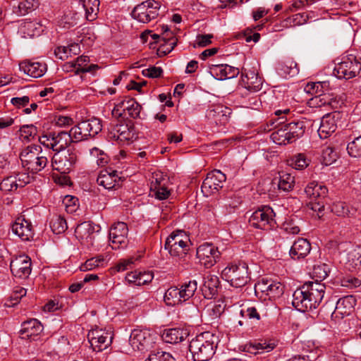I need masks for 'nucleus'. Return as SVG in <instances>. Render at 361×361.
<instances>
[{
	"label": "nucleus",
	"mask_w": 361,
	"mask_h": 361,
	"mask_svg": "<svg viewBox=\"0 0 361 361\" xmlns=\"http://www.w3.org/2000/svg\"><path fill=\"white\" fill-rule=\"evenodd\" d=\"M87 126V135L89 137H94L102 130V125L100 121L97 118H93L91 120L84 121Z\"/></svg>",
	"instance_id": "603ef678"
},
{
	"label": "nucleus",
	"mask_w": 361,
	"mask_h": 361,
	"mask_svg": "<svg viewBox=\"0 0 361 361\" xmlns=\"http://www.w3.org/2000/svg\"><path fill=\"white\" fill-rule=\"evenodd\" d=\"M322 157L323 164L329 166L337 160L338 153L334 147L328 146L322 150Z\"/></svg>",
	"instance_id": "49530a36"
},
{
	"label": "nucleus",
	"mask_w": 361,
	"mask_h": 361,
	"mask_svg": "<svg viewBox=\"0 0 361 361\" xmlns=\"http://www.w3.org/2000/svg\"><path fill=\"white\" fill-rule=\"evenodd\" d=\"M188 336L186 330L174 328L166 329L161 335L162 340L169 343L176 344L184 341Z\"/></svg>",
	"instance_id": "cd10ccee"
},
{
	"label": "nucleus",
	"mask_w": 361,
	"mask_h": 361,
	"mask_svg": "<svg viewBox=\"0 0 361 361\" xmlns=\"http://www.w3.org/2000/svg\"><path fill=\"white\" fill-rule=\"evenodd\" d=\"M126 132L123 133V135L120 136L119 142L121 144H129L133 140L137 138V135L135 133V128L133 125L128 126V130L126 129Z\"/></svg>",
	"instance_id": "4d7b16f0"
},
{
	"label": "nucleus",
	"mask_w": 361,
	"mask_h": 361,
	"mask_svg": "<svg viewBox=\"0 0 361 361\" xmlns=\"http://www.w3.org/2000/svg\"><path fill=\"white\" fill-rule=\"evenodd\" d=\"M331 211L338 216H347L350 214L349 207L343 202H337L333 204Z\"/></svg>",
	"instance_id": "13d9d810"
},
{
	"label": "nucleus",
	"mask_w": 361,
	"mask_h": 361,
	"mask_svg": "<svg viewBox=\"0 0 361 361\" xmlns=\"http://www.w3.org/2000/svg\"><path fill=\"white\" fill-rule=\"evenodd\" d=\"M240 314L250 319L259 321L261 319V316L264 317L267 315V312L264 310V305L258 302L249 307L242 308Z\"/></svg>",
	"instance_id": "7c9ffc66"
},
{
	"label": "nucleus",
	"mask_w": 361,
	"mask_h": 361,
	"mask_svg": "<svg viewBox=\"0 0 361 361\" xmlns=\"http://www.w3.org/2000/svg\"><path fill=\"white\" fill-rule=\"evenodd\" d=\"M348 154L355 158L361 157V135L349 142L346 147Z\"/></svg>",
	"instance_id": "a18cd8bd"
},
{
	"label": "nucleus",
	"mask_w": 361,
	"mask_h": 361,
	"mask_svg": "<svg viewBox=\"0 0 361 361\" xmlns=\"http://www.w3.org/2000/svg\"><path fill=\"white\" fill-rule=\"evenodd\" d=\"M213 35L211 34L207 35H198L196 37L195 42L194 43V48L204 47L212 43Z\"/></svg>",
	"instance_id": "e2e57ef3"
},
{
	"label": "nucleus",
	"mask_w": 361,
	"mask_h": 361,
	"mask_svg": "<svg viewBox=\"0 0 361 361\" xmlns=\"http://www.w3.org/2000/svg\"><path fill=\"white\" fill-rule=\"evenodd\" d=\"M197 289V283L195 280L189 281L180 286V290L183 301L191 298Z\"/></svg>",
	"instance_id": "a19ab883"
},
{
	"label": "nucleus",
	"mask_w": 361,
	"mask_h": 361,
	"mask_svg": "<svg viewBox=\"0 0 361 361\" xmlns=\"http://www.w3.org/2000/svg\"><path fill=\"white\" fill-rule=\"evenodd\" d=\"M356 299L353 295H346L340 298L336 305L334 314L341 317L350 314L356 305Z\"/></svg>",
	"instance_id": "5701e85b"
},
{
	"label": "nucleus",
	"mask_w": 361,
	"mask_h": 361,
	"mask_svg": "<svg viewBox=\"0 0 361 361\" xmlns=\"http://www.w3.org/2000/svg\"><path fill=\"white\" fill-rule=\"evenodd\" d=\"M94 227L89 222H83L79 224L75 230V233L77 238L80 239L91 238V235L93 233Z\"/></svg>",
	"instance_id": "79ce46f5"
},
{
	"label": "nucleus",
	"mask_w": 361,
	"mask_h": 361,
	"mask_svg": "<svg viewBox=\"0 0 361 361\" xmlns=\"http://www.w3.org/2000/svg\"><path fill=\"white\" fill-rule=\"evenodd\" d=\"M271 138L274 142L277 145H286V134L284 131V128H281L276 131L274 132L271 135Z\"/></svg>",
	"instance_id": "338daca9"
},
{
	"label": "nucleus",
	"mask_w": 361,
	"mask_h": 361,
	"mask_svg": "<svg viewBox=\"0 0 361 361\" xmlns=\"http://www.w3.org/2000/svg\"><path fill=\"white\" fill-rule=\"evenodd\" d=\"M20 136L25 139L30 140V137H34L36 134L37 129L33 125L23 126L20 130Z\"/></svg>",
	"instance_id": "0e129e2a"
},
{
	"label": "nucleus",
	"mask_w": 361,
	"mask_h": 361,
	"mask_svg": "<svg viewBox=\"0 0 361 361\" xmlns=\"http://www.w3.org/2000/svg\"><path fill=\"white\" fill-rule=\"evenodd\" d=\"M226 180V175L219 170H214L207 173L204 180L201 190L205 196H209L217 192Z\"/></svg>",
	"instance_id": "9b49d317"
},
{
	"label": "nucleus",
	"mask_w": 361,
	"mask_h": 361,
	"mask_svg": "<svg viewBox=\"0 0 361 361\" xmlns=\"http://www.w3.org/2000/svg\"><path fill=\"white\" fill-rule=\"evenodd\" d=\"M87 129V126H86V123L82 121L70 130L69 132L74 142H80L89 137Z\"/></svg>",
	"instance_id": "f704fd0d"
},
{
	"label": "nucleus",
	"mask_w": 361,
	"mask_h": 361,
	"mask_svg": "<svg viewBox=\"0 0 361 361\" xmlns=\"http://www.w3.org/2000/svg\"><path fill=\"white\" fill-rule=\"evenodd\" d=\"M339 64L341 68H353L355 66L361 68V57L349 54L344 57Z\"/></svg>",
	"instance_id": "3c124183"
},
{
	"label": "nucleus",
	"mask_w": 361,
	"mask_h": 361,
	"mask_svg": "<svg viewBox=\"0 0 361 361\" xmlns=\"http://www.w3.org/2000/svg\"><path fill=\"white\" fill-rule=\"evenodd\" d=\"M295 184V178L291 174L281 172L279 173V180L278 188L284 192H289L293 190Z\"/></svg>",
	"instance_id": "e433bc0d"
},
{
	"label": "nucleus",
	"mask_w": 361,
	"mask_h": 361,
	"mask_svg": "<svg viewBox=\"0 0 361 361\" xmlns=\"http://www.w3.org/2000/svg\"><path fill=\"white\" fill-rule=\"evenodd\" d=\"M311 104L317 107L329 106L332 109H337L340 105L336 97L329 94H319L311 99Z\"/></svg>",
	"instance_id": "2f4dec72"
},
{
	"label": "nucleus",
	"mask_w": 361,
	"mask_h": 361,
	"mask_svg": "<svg viewBox=\"0 0 361 361\" xmlns=\"http://www.w3.org/2000/svg\"><path fill=\"white\" fill-rule=\"evenodd\" d=\"M78 159L77 154L71 149L63 152H56L51 159V167L62 174L69 173Z\"/></svg>",
	"instance_id": "9d476101"
},
{
	"label": "nucleus",
	"mask_w": 361,
	"mask_h": 361,
	"mask_svg": "<svg viewBox=\"0 0 361 361\" xmlns=\"http://www.w3.org/2000/svg\"><path fill=\"white\" fill-rule=\"evenodd\" d=\"M160 3L154 0H147L137 5L131 12V16L140 23H147L159 16Z\"/></svg>",
	"instance_id": "1a4fd4ad"
},
{
	"label": "nucleus",
	"mask_w": 361,
	"mask_h": 361,
	"mask_svg": "<svg viewBox=\"0 0 361 361\" xmlns=\"http://www.w3.org/2000/svg\"><path fill=\"white\" fill-rule=\"evenodd\" d=\"M36 7L35 0H25L20 1L17 6H13V11L18 16H24Z\"/></svg>",
	"instance_id": "37998d69"
},
{
	"label": "nucleus",
	"mask_w": 361,
	"mask_h": 361,
	"mask_svg": "<svg viewBox=\"0 0 361 361\" xmlns=\"http://www.w3.org/2000/svg\"><path fill=\"white\" fill-rule=\"evenodd\" d=\"M12 231L23 241L30 240L34 235L32 224L23 216L16 219L12 226Z\"/></svg>",
	"instance_id": "aec40b11"
},
{
	"label": "nucleus",
	"mask_w": 361,
	"mask_h": 361,
	"mask_svg": "<svg viewBox=\"0 0 361 361\" xmlns=\"http://www.w3.org/2000/svg\"><path fill=\"white\" fill-rule=\"evenodd\" d=\"M105 263V257L103 255H97L87 259L85 263L80 265V269L82 271H87L102 267Z\"/></svg>",
	"instance_id": "4c0bfd02"
},
{
	"label": "nucleus",
	"mask_w": 361,
	"mask_h": 361,
	"mask_svg": "<svg viewBox=\"0 0 361 361\" xmlns=\"http://www.w3.org/2000/svg\"><path fill=\"white\" fill-rule=\"evenodd\" d=\"M22 165L32 173L42 171L47 165L49 161L45 154L38 145H32L24 149L20 155Z\"/></svg>",
	"instance_id": "7ed1b4c3"
},
{
	"label": "nucleus",
	"mask_w": 361,
	"mask_h": 361,
	"mask_svg": "<svg viewBox=\"0 0 361 361\" xmlns=\"http://www.w3.org/2000/svg\"><path fill=\"white\" fill-rule=\"evenodd\" d=\"M275 213L269 206H263L255 211L249 219L251 226L265 231L271 230L275 227Z\"/></svg>",
	"instance_id": "423d86ee"
},
{
	"label": "nucleus",
	"mask_w": 361,
	"mask_h": 361,
	"mask_svg": "<svg viewBox=\"0 0 361 361\" xmlns=\"http://www.w3.org/2000/svg\"><path fill=\"white\" fill-rule=\"evenodd\" d=\"M174 359L169 353L159 350L149 354L145 361H173Z\"/></svg>",
	"instance_id": "bf43d9fd"
},
{
	"label": "nucleus",
	"mask_w": 361,
	"mask_h": 361,
	"mask_svg": "<svg viewBox=\"0 0 361 361\" xmlns=\"http://www.w3.org/2000/svg\"><path fill=\"white\" fill-rule=\"evenodd\" d=\"M285 126L290 131L292 137H295V140H298L304 135L305 126L303 121H293Z\"/></svg>",
	"instance_id": "c03bdc74"
},
{
	"label": "nucleus",
	"mask_w": 361,
	"mask_h": 361,
	"mask_svg": "<svg viewBox=\"0 0 361 361\" xmlns=\"http://www.w3.org/2000/svg\"><path fill=\"white\" fill-rule=\"evenodd\" d=\"M219 283V277L216 275L209 274L204 277V283L202 287V291L204 298H213L217 293Z\"/></svg>",
	"instance_id": "c85d7f7f"
},
{
	"label": "nucleus",
	"mask_w": 361,
	"mask_h": 361,
	"mask_svg": "<svg viewBox=\"0 0 361 361\" xmlns=\"http://www.w3.org/2000/svg\"><path fill=\"white\" fill-rule=\"evenodd\" d=\"M50 228L55 234L63 233L68 228L66 220L61 215H54L51 219Z\"/></svg>",
	"instance_id": "ea45409f"
},
{
	"label": "nucleus",
	"mask_w": 361,
	"mask_h": 361,
	"mask_svg": "<svg viewBox=\"0 0 361 361\" xmlns=\"http://www.w3.org/2000/svg\"><path fill=\"white\" fill-rule=\"evenodd\" d=\"M345 264L350 271L361 269V247H352L345 255Z\"/></svg>",
	"instance_id": "a878e982"
},
{
	"label": "nucleus",
	"mask_w": 361,
	"mask_h": 361,
	"mask_svg": "<svg viewBox=\"0 0 361 361\" xmlns=\"http://www.w3.org/2000/svg\"><path fill=\"white\" fill-rule=\"evenodd\" d=\"M241 81L245 88L258 91L262 85V78L256 69H241Z\"/></svg>",
	"instance_id": "412c9836"
},
{
	"label": "nucleus",
	"mask_w": 361,
	"mask_h": 361,
	"mask_svg": "<svg viewBox=\"0 0 361 361\" xmlns=\"http://www.w3.org/2000/svg\"><path fill=\"white\" fill-rule=\"evenodd\" d=\"M305 192L310 200L312 210L319 213L324 211V200L328 194V189L325 185L314 181L311 182L306 186Z\"/></svg>",
	"instance_id": "6e6552de"
},
{
	"label": "nucleus",
	"mask_w": 361,
	"mask_h": 361,
	"mask_svg": "<svg viewBox=\"0 0 361 361\" xmlns=\"http://www.w3.org/2000/svg\"><path fill=\"white\" fill-rule=\"evenodd\" d=\"M311 245L308 240L299 238L295 240L290 250V256L293 259L305 258L310 252Z\"/></svg>",
	"instance_id": "b1692460"
},
{
	"label": "nucleus",
	"mask_w": 361,
	"mask_h": 361,
	"mask_svg": "<svg viewBox=\"0 0 361 361\" xmlns=\"http://www.w3.org/2000/svg\"><path fill=\"white\" fill-rule=\"evenodd\" d=\"M330 271V266L327 264L323 263L314 265L312 273L314 276L317 278L316 281H317V280L322 281L325 279L329 276Z\"/></svg>",
	"instance_id": "de8ad7c7"
},
{
	"label": "nucleus",
	"mask_w": 361,
	"mask_h": 361,
	"mask_svg": "<svg viewBox=\"0 0 361 361\" xmlns=\"http://www.w3.org/2000/svg\"><path fill=\"white\" fill-rule=\"evenodd\" d=\"M217 338L209 331L197 335L189 345L194 361H209L215 354Z\"/></svg>",
	"instance_id": "f03ea898"
},
{
	"label": "nucleus",
	"mask_w": 361,
	"mask_h": 361,
	"mask_svg": "<svg viewBox=\"0 0 361 361\" xmlns=\"http://www.w3.org/2000/svg\"><path fill=\"white\" fill-rule=\"evenodd\" d=\"M232 114L231 108L221 104H213L207 110L206 116L216 125H225Z\"/></svg>",
	"instance_id": "dca6fc26"
},
{
	"label": "nucleus",
	"mask_w": 361,
	"mask_h": 361,
	"mask_svg": "<svg viewBox=\"0 0 361 361\" xmlns=\"http://www.w3.org/2000/svg\"><path fill=\"white\" fill-rule=\"evenodd\" d=\"M267 282V286L269 287H267L266 296L269 297V299H274L283 295L284 287L280 282L274 281L271 279H269Z\"/></svg>",
	"instance_id": "58836bf2"
},
{
	"label": "nucleus",
	"mask_w": 361,
	"mask_h": 361,
	"mask_svg": "<svg viewBox=\"0 0 361 361\" xmlns=\"http://www.w3.org/2000/svg\"><path fill=\"white\" fill-rule=\"evenodd\" d=\"M128 228L124 222L114 224L109 231V238L112 249H118L120 246L126 245Z\"/></svg>",
	"instance_id": "a211bd4d"
},
{
	"label": "nucleus",
	"mask_w": 361,
	"mask_h": 361,
	"mask_svg": "<svg viewBox=\"0 0 361 361\" xmlns=\"http://www.w3.org/2000/svg\"><path fill=\"white\" fill-rule=\"evenodd\" d=\"M39 142L47 148L59 152L64 150L71 142H74L70 132H50L39 138Z\"/></svg>",
	"instance_id": "0eeeda50"
},
{
	"label": "nucleus",
	"mask_w": 361,
	"mask_h": 361,
	"mask_svg": "<svg viewBox=\"0 0 361 361\" xmlns=\"http://www.w3.org/2000/svg\"><path fill=\"white\" fill-rule=\"evenodd\" d=\"M337 124L334 115L326 114L321 121L318 135L322 139H326L336 131Z\"/></svg>",
	"instance_id": "393cba45"
},
{
	"label": "nucleus",
	"mask_w": 361,
	"mask_h": 361,
	"mask_svg": "<svg viewBox=\"0 0 361 361\" xmlns=\"http://www.w3.org/2000/svg\"><path fill=\"white\" fill-rule=\"evenodd\" d=\"M153 343L152 335L146 329H134L129 338L132 351L147 350Z\"/></svg>",
	"instance_id": "f8f14e48"
},
{
	"label": "nucleus",
	"mask_w": 361,
	"mask_h": 361,
	"mask_svg": "<svg viewBox=\"0 0 361 361\" xmlns=\"http://www.w3.org/2000/svg\"><path fill=\"white\" fill-rule=\"evenodd\" d=\"M23 28L27 31V35L30 36H34L35 35H39L42 31V25L35 21H26L23 25Z\"/></svg>",
	"instance_id": "052dcab7"
},
{
	"label": "nucleus",
	"mask_w": 361,
	"mask_h": 361,
	"mask_svg": "<svg viewBox=\"0 0 361 361\" xmlns=\"http://www.w3.org/2000/svg\"><path fill=\"white\" fill-rule=\"evenodd\" d=\"M209 73L215 79L224 80L235 78L240 69H210Z\"/></svg>",
	"instance_id": "c9c22d12"
},
{
	"label": "nucleus",
	"mask_w": 361,
	"mask_h": 361,
	"mask_svg": "<svg viewBox=\"0 0 361 361\" xmlns=\"http://www.w3.org/2000/svg\"><path fill=\"white\" fill-rule=\"evenodd\" d=\"M42 324L36 319L24 322L21 325L20 334L23 339H35L42 331Z\"/></svg>",
	"instance_id": "4be33fe9"
},
{
	"label": "nucleus",
	"mask_w": 361,
	"mask_h": 361,
	"mask_svg": "<svg viewBox=\"0 0 361 361\" xmlns=\"http://www.w3.org/2000/svg\"><path fill=\"white\" fill-rule=\"evenodd\" d=\"M128 124L123 123L112 126L109 129V137L119 142L120 136L123 135V132H126V129L128 130Z\"/></svg>",
	"instance_id": "864d4df0"
},
{
	"label": "nucleus",
	"mask_w": 361,
	"mask_h": 361,
	"mask_svg": "<svg viewBox=\"0 0 361 361\" xmlns=\"http://www.w3.org/2000/svg\"><path fill=\"white\" fill-rule=\"evenodd\" d=\"M121 181V178L118 176V172L114 170L102 171L97 178V184L109 190L120 187Z\"/></svg>",
	"instance_id": "6ab92c4d"
},
{
	"label": "nucleus",
	"mask_w": 361,
	"mask_h": 361,
	"mask_svg": "<svg viewBox=\"0 0 361 361\" xmlns=\"http://www.w3.org/2000/svg\"><path fill=\"white\" fill-rule=\"evenodd\" d=\"M164 301L168 305H176L183 301L180 288L171 287L165 293Z\"/></svg>",
	"instance_id": "72a5a7b5"
},
{
	"label": "nucleus",
	"mask_w": 361,
	"mask_h": 361,
	"mask_svg": "<svg viewBox=\"0 0 361 361\" xmlns=\"http://www.w3.org/2000/svg\"><path fill=\"white\" fill-rule=\"evenodd\" d=\"M279 343V340L275 338H264L246 343L243 350L255 355L269 353L274 350Z\"/></svg>",
	"instance_id": "4468645a"
},
{
	"label": "nucleus",
	"mask_w": 361,
	"mask_h": 361,
	"mask_svg": "<svg viewBox=\"0 0 361 361\" xmlns=\"http://www.w3.org/2000/svg\"><path fill=\"white\" fill-rule=\"evenodd\" d=\"M221 277L233 287H243L250 279L248 266L243 262L231 263L221 271Z\"/></svg>",
	"instance_id": "20e7f679"
},
{
	"label": "nucleus",
	"mask_w": 361,
	"mask_h": 361,
	"mask_svg": "<svg viewBox=\"0 0 361 361\" xmlns=\"http://www.w3.org/2000/svg\"><path fill=\"white\" fill-rule=\"evenodd\" d=\"M90 59L86 56H81L69 61V68H99L97 64H89Z\"/></svg>",
	"instance_id": "09e8293b"
},
{
	"label": "nucleus",
	"mask_w": 361,
	"mask_h": 361,
	"mask_svg": "<svg viewBox=\"0 0 361 361\" xmlns=\"http://www.w3.org/2000/svg\"><path fill=\"white\" fill-rule=\"evenodd\" d=\"M168 180L162 178H156L154 181L151 183V190L154 192V195L159 200H166L170 195V190L166 185Z\"/></svg>",
	"instance_id": "c756f323"
},
{
	"label": "nucleus",
	"mask_w": 361,
	"mask_h": 361,
	"mask_svg": "<svg viewBox=\"0 0 361 361\" xmlns=\"http://www.w3.org/2000/svg\"><path fill=\"white\" fill-rule=\"evenodd\" d=\"M87 338L94 351L106 349L112 342V335L103 329H95L89 331Z\"/></svg>",
	"instance_id": "ddd939ff"
},
{
	"label": "nucleus",
	"mask_w": 361,
	"mask_h": 361,
	"mask_svg": "<svg viewBox=\"0 0 361 361\" xmlns=\"http://www.w3.org/2000/svg\"><path fill=\"white\" fill-rule=\"evenodd\" d=\"M325 286L317 281H309L296 289L293 294V306L305 312L319 307L324 293Z\"/></svg>",
	"instance_id": "f257e3e1"
},
{
	"label": "nucleus",
	"mask_w": 361,
	"mask_h": 361,
	"mask_svg": "<svg viewBox=\"0 0 361 361\" xmlns=\"http://www.w3.org/2000/svg\"><path fill=\"white\" fill-rule=\"evenodd\" d=\"M17 176H11L0 183V190L4 192H12L17 190Z\"/></svg>",
	"instance_id": "8fccbe9b"
},
{
	"label": "nucleus",
	"mask_w": 361,
	"mask_h": 361,
	"mask_svg": "<svg viewBox=\"0 0 361 361\" xmlns=\"http://www.w3.org/2000/svg\"><path fill=\"white\" fill-rule=\"evenodd\" d=\"M128 124L123 123L112 126L109 129V137L119 142L120 136L123 135V132H126V129L128 130Z\"/></svg>",
	"instance_id": "5fc2aeb1"
},
{
	"label": "nucleus",
	"mask_w": 361,
	"mask_h": 361,
	"mask_svg": "<svg viewBox=\"0 0 361 361\" xmlns=\"http://www.w3.org/2000/svg\"><path fill=\"white\" fill-rule=\"evenodd\" d=\"M10 268L15 277L27 278L31 273V259L27 255H20L11 262Z\"/></svg>",
	"instance_id": "f3484780"
},
{
	"label": "nucleus",
	"mask_w": 361,
	"mask_h": 361,
	"mask_svg": "<svg viewBox=\"0 0 361 361\" xmlns=\"http://www.w3.org/2000/svg\"><path fill=\"white\" fill-rule=\"evenodd\" d=\"M189 236L183 231L172 232L166 238L164 248L172 257H183L190 249Z\"/></svg>",
	"instance_id": "39448f33"
},
{
	"label": "nucleus",
	"mask_w": 361,
	"mask_h": 361,
	"mask_svg": "<svg viewBox=\"0 0 361 361\" xmlns=\"http://www.w3.org/2000/svg\"><path fill=\"white\" fill-rule=\"evenodd\" d=\"M283 228L287 233L295 235L299 233L300 229L293 220L286 221L283 224Z\"/></svg>",
	"instance_id": "774afa93"
},
{
	"label": "nucleus",
	"mask_w": 361,
	"mask_h": 361,
	"mask_svg": "<svg viewBox=\"0 0 361 361\" xmlns=\"http://www.w3.org/2000/svg\"><path fill=\"white\" fill-rule=\"evenodd\" d=\"M18 66H19V68H30V67H32L35 66H37L39 68V67L47 68L48 64L45 62L44 59H43L42 58H39L36 60L26 59V60L22 61L18 63Z\"/></svg>",
	"instance_id": "680f3d73"
},
{
	"label": "nucleus",
	"mask_w": 361,
	"mask_h": 361,
	"mask_svg": "<svg viewBox=\"0 0 361 361\" xmlns=\"http://www.w3.org/2000/svg\"><path fill=\"white\" fill-rule=\"evenodd\" d=\"M119 108H123L124 111H126L128 116L132 118H138L140 117V115L142 106L134 99H130L121 102L114 107L113 113L116 111H118Z\"/></svg>",
	"instance_id": "bb28decb"
},
{
	"label": "nucleus",
	"mask_w": 361,
	"mask_h": 361,
	"mask_svg": "<svg viewBox=\"0 0 361 361\" xmlns=\"http://www.w3.org/2000/svg\"><path fill=\"white\" fill-rule=\"evenodd\" d=\"M99 6V0H82V6L85 11V17L87 20L92 21L96 19Z\"/></svg>",
	"instance_id": "473e14b6"
},
{
	"label": "nucleus",
	"mask_w": 361,
	"mask_h": 361,
	"mask_svg": "<svg viewBox=\"0 0 361 361\" xmlns=\"http://www.w3.org/2000/svg\"><path fill=\"white\" fill-rule=\"evenodd\" d=\"M219 252L212 244L204 243L200 245L197 249V257L201 264L207 268L214 266L219 258Z\"/></svg>",
	"instance_id": "2eb2a0df"
},
{
	"label": "nucleus",
	"mask_w": 361,
	"mask_h": 361,
	"mask_svg": "<svg viewBox=\"0 0 361 361\" xmlns=\"http://www.w3.org/2000/svg\"><path fill=\"white\" fill-rule=\"evenodd\" d=\"M290 165L297 170H302L309 165V161L303 154H299L290 160Z\"/></svg>",
	"instance_id": "6e6d98bb"
},
{
	"label": "nucleus",
	"mask_w": 361,
	"mask_h": 361,
	"mask_svg": "<svg viewBox=\"0 0 361 361\" xmlns=\"http://www.w3.org/2000/svg\"><path fill=\"white\" fill-rule=\"evenodd\" d=\"M178 39H171V41L167 42H159V47L158 48V51L159 53L166 54L170 53L175 47L177 44Z\"/></svg>",
	"instance_id": "69168bd1"
}]
</instances>
